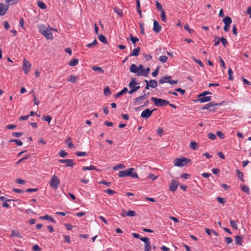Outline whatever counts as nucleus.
I'll return each mask as SVG.
<instances>
[{"instance_id":"nucleus-1","label":"nucleus","mask_w":251,"mask_h":251,"mask_svg":"<svg viewBox=\"0 0 251 251\" xmlns=\"http://www.w3.org/2000/svg\"><path fill=\"white\" fill-rule=\"evenodd\" d=\"M40 32L44 35L47 39H52L53 36L52 33L47 28L45 25H41L39 26Z\"/></svg>"},{"instance_id":"nucleus-2","label":"nucleus","mask_w":251,"mask_h":251,"mask_svg":"<svg viewBox=\"0 0 251 251\" xmlns=\"http://www.w3.org/2000/svg\"><path fill=\"white\" fill-rule=\"evenodd\" d=\"M60 183V180L59 178L55 175H53L49 183L50 187L54 190H56L58 189Z\"/></svg>"},{"instance_id":"nucleus-3","label":"nucleus","mask_w":251,"mask_h":251,"mask_svg":"<svg viewBox=\"0 0 251 251\" xmlns=\"http://www.w3.org/2000/svg\"><path fill=\"white\" fill-rule=\"evenodd\" d=\"M151 100L153 101L156 106L159 107L165 106L169 104V101L168 100H163L160 98L152 97Z\"/></svg>"},{"instance_id":"nucleus-4","label":"nucleus","mask_w":251,"mask_h":251,"mask_svg":"<svg viewBox=\"0 0 251 251\" xmlns=\"http://www.w3.org/2000/svg\"><path fill=\"white\" fill-rule=\"evenodd\" d=\"M189 162H191V160L185 157L176 158L174 160V164L176 166L182 167L187 164Z\"/></svg>"},{"instance_id":"nucleus-5","label":"nucleus","mask_w":251,"mask_h":251,"mask_svg":"<svg viewBox=\"0 0 251 251\" xmlns=\"http://www.w3.org/2000/svg\"><path fill=\"white\" fill-rule=\"evenodd\" d=\"M136 78L132 77L130 82L129 83L128 86L131 90L128 91V93L129 94H132L137 90L140 89V86H135L138 84L137 82L135 81Z\"/></svg>"},{"instance_id":"nucleus-6","label":"nucleus","mask_w":251,"mask_h":251,"mask_svg":"<svg viewBox=\"0 0 251 251\" xmlns=\"http://www.w3.org/2000/svg\"><path fill=\"white\" fill-rule=\"evenodd\" d=\"M223 102L221 103H216L213 101H211L204 105L203 107H202L201 108V109H208L210 111H214L216 110V108L214 107V106L221 105L222 104Z\"/></svg>"},{"instance_id":"nucleus-7","label":"nucleus","mask_w":251,"mask_h":251,"mask_svg":"<svg viewBox=\"0 0 251 251\" xmlns=\"http://www.w3.org/2000/svg\"><path fill=\"white\" fill-rule=\"evenodd\" d=\"M156 110V108L152 110H150L149 108L146 109L141 113V117L145 119H147L150 117L153 112Z\"/></svg>"},{"instance_id":"nucleus-8","label":"nucleus","mask_w":251,"mask_h":251,"mask_svg":"<svg viewBox=\"0 0 251 251\" xmlns=\"http://www.w3.org/2000/svg\"><path fill=\"white\" fill-rule=\"evenodd\" d=\"M31 64L28 61L24 59L23 65V70L25 74H27L31 69Z\"/></svg>"},{"instance_id":"nucleus-9","label":"nucleus","mask_w":251,"mask_h":251,"mask_svg":"<svg viewBox=\"0 0 251 251\" xmlns=\"http://www.w3.org/2000/svg\"><path fill=\"white\" fill-rule=\"evenodd\" d=\"M141 240L145 243V251H151V242L149 238L145 237L141 238Z\"/></svg>"},{"instance_id":"nucleus-10","label":"nucleus","mask_w":251,"mask_h":251,"mask_svg":"<svg viewBox=\"0 0 251 251\" xmlns=\"http://www.w3.org/2000/svg\"><path fill=\"white\" fill-rule=\"evenodd\" d=\"M179 184V183L176 180H172L170 185L169 190L173 192L176 191Z\"/></svg>"},{"instance_id":"nucleus-11","label":"nucleus","mask_w":251,"mask_h":251,"mask_svg":"<svg viewBox=\"0 0 251 251\" xmlns=\"http://www.w3.org/2000/svg\"><path fill=\"white\" fill-rule=\"evenodd\" d=\"M9 6L3 3H0V16H4L8 10Z\"/></svg>"},{"instance_id":"nucleus-12","label":"nucleus","mask_w":251,"mask_h":251,"mask_svg":"<svg viewBox=\"0 0 251 251\" xmlns=\"http://www.w3.org/2000/svg\"><path fill=\"white\" fill-rule=\"evenodd\" d=\"M198 100H195V101H199L201 102H206L211 100V97L210 96H200V95L198 96Z\"/></svg>"},{"instance_id":"nucleus-13","label":"nucleus","mask_w":251,"mask_h":251,"mask_svg":"<svg viewBox=\"0 0 251 251\" xmlns=\"http://www.w3.org/2000/svg\"><path fill=\"white\" fill-rule=\"evenodd\" d=\"M58 162L61 163H65V164H66V167H73L74 165L73 159H59Z\"/></svg>"},{"instance_id":"nucleus-14","label":"nucleus","mask_w":251,"mask_h":251,"mask_svg":"<svg viewBox=\"0 0 251 251\" xmlns=\"http://www.w3.org/2000/svg\"><path fill=\"white\" fill-rule=\"evenodd\" d=\"M127 175L132 178H138V176L136 172H135V169L133 168H130L129 169H127Z\"/></svg>"},{"instance_id":"nucleus-15","label":"nucleus","mask_w":251,"mask_h":251,"mask_svg":"<svg viewBox=\"0 0 251 251\" xmlns=\"http://www.w3.org/2000/svg\"><path fill=\"white\" fill-rule=\"evenodd\" d=\"M161 28H162V27L159 24L158 22L154 20L153 22V30L156 33H158L159 32H160Z\"/></svg>"},{"instance_id":"nucleus-16","label":"nucleus","mask_w":251,"mask_h":251,"mask_svg":"<svg viewBox=\"0 0 251 251\" xmlns=\"http://www.w3.org/2000/svg\"><path fill=\"white\" fill-rule=\"evenodd\" d=\"M130 71L133 73H137L139 72V68L134 64H132L130 67Z\"/></svg>"},{"instance_id":"nucleus-17","label":"nucleus","mask_w":251,"mask_h":251,"mask_svg":"<svg viewBox=\"0 0 251 251\" xmlns=\"http://www.w3.org/2000/svg\"><path fill=\"white\" fill-rule=\"evenodd\" d=\"M172 78L171 76H164L159 80V82L161 84L167 82L169 80Z\"/></svg>"},{"instance_id":"nucleus-18","label":"nucleus","mask_w":251,"mask_h":251,"mask_svg":"<svg viewBox=\"0 0 251 251\" xmlns=\"http://www.w3.org/2000/svg\"><path fill=\"white\" fill-rule=\"evenodd\" d=\"M40 219H42V220H49V221H50V222L54 223H55L56 222L54 220V219L52 217H50V216H49L47 214H46L43 216L40 217Z\"/></svg>"},{"instance_id":"nucleus-19","label":"nucleus","mask_w":251,"mask_h":251,"mask_svg":"<svg viewBox=\"0 0 251 251\" xmlns=\"http://www.w3.org/2000/svg\"><path fill=\"white\" fill-rule=\"evenodd\" d=\"M141 49L140 47H138L136 49H135L132 51V53L129 55V56L131 57L132 56H138L140 52Z\"/></svg>"},{"instance_id":"nucleus-20","label":"nucleus","mask_w":251,"mask_h":251,"mask_svg":"<svg viewBox=\"0 0 251 251\" xmlns=\"http://www.w3.org/2000/svg\"><path fill=\"white\" fill-rule=\"evenodd\" d=\"M237 176L240 179L242 182H244V174L239 170H236Z\"/></svg>"},{"instance_id":"nucleus-21","label":"nucleus","mask_w":251,"mask_h":251,"mask_svg":"<svg viewBox=\"0 0 251 251\" xmlns=\"http://www.w3.org/2000/svg\"><path fill=\"white\" fill-rule=\"evenodd\" d=\"M235 238L236 243L241 246L242 245V242H243V237L242 236L237 235Z\"/></svg>"},{"instance_id":"nucleus-22","label":"nucleus","mask_w":251,"mask_h":251,"mask_svg":"<svg viewBox=\"0 0 251 251\" xmlns=\"http://www.w3.org/2000/svg\"><path fill=\"white\" fill-rule=\"evenodd\" d=\"M223 22L225 25H230L232 23V19L230 17L226 16L223 19Z\"/></svg>"},{"instance_id":"nucleus-23","label":"nucleus","mask_w":251,"mask_h":251,"mask_svg":"<svg viewBox=\"0 0 251 251\" xmlns=\"http://www.w3.org/2000/svg\"><path fill=\"white\" fill-rule=\"evenodd\" d=\"M142 96H139L136 99H134V105H139L142 103V101L144 100Z\"/></svg>"},{"instance_id":"nucleus-24","label":"nucleus","mask_w":251,"mask_h":251,"mask_svg":"<svg viewBox=\"0 0 251 251\" xmlns=\"http://www.w3.org/2000/svg\"><path fill=\"white\" fill-rule=\"evenodd\" d=\"M128 91V89L126 87L124 88L122 91L118 93L116 95H115L114 97L115 98H117L119 97H121L124 93H126Z\"/></svg>"},{"instance_id":"nucleus-25","label":"nucleus","mask_w":251,"mask_h":251,"mask_svg":"<svg viewBox=\"0 0 251 251\" xmlns=\"http://www.w3.org/2000/svg\"><path fill=\"white\" fill-rule=\"evenodd\" d=\"M78 59L76 58H73L69 62V65L70 66H75L78 63Z\"/></svg>"},{"instance_id":"nucleus-26","label":"nucleus","mask_w":251,"mask_h":251,"mask_svg":"<svg viewBox=\"0 0 251 251\" xmlns=\"http://www.w3.org/2000/svg\"><path fill=\"white\" fill-rule=\"evenodd\" d=\"M20 0H5V3L7 4V5H12L15 4L19 2Z\"/></svg>"},{"instance_id":"nucleus-27","label":"nucleus","mask_w":251,"mask_h":251,"mask_svg":"<svg viewBox=\"0 0 251 251\" xmlns=\"http://www.w3.org/2000/svg\"><path fill=\"white\" fill-rule=\"evenodd\" d=\"M66 144L70 148H73L74 147V145L73 144L72 139L71 138V137H68V139L66 140Z\"/></svg>"},{"instance_id":"nucleus-28","label":"nucleus","mask_w":251,"mask_h":251,"mask_svg":"<svg viewBox=\"0 0 251 251\" xmlns=\"http://www.w3.org/2000/svg\"><path fill=\"white\" fill-rule=\"evenodd\" d=\"M98 39L100 41H101L103 43L105 44H108L107 39L105 38V37L104 35H103L102 34H100L98 36Z\"/></svg>"},{"instance_id":"nucleus-29","label":"nucleus","mask_w":251,"mask_h":251,"mask_svg":"<svg viewBox=\"0 0 251 251\" xmlns=\"http://www.w3.org/2000/svg\"><path fill=\"white\" fill-rule=\"evenodd\" d=\"M82 169L84 171L93 170H99V169H97L95 166H93V165H91L90 166H89V167H86V166L83 167Z\"/></svg>"},{"instance_id":"nucleus-30","label":"nucleus","mask_w":251,"mask_h":251,"mask_svg":"<svg viewBox=\"0 0 251 251\" xmlns=\"http://www.w3.org/2000/svg\"><path fill=\"white\" fill-rule=\"evenodd\" d=\"M16 236L20 238H22L21 233L19 231H15L14 230H12L11 236L12 237H14Z\"/></svg>"},{"instance_id":"nucleus-31","label":"nucleus","mask_w":251,"mask_h":251,"mask_svg":"<svg viewBox=\"0 0 251 251\" xmlns=\"http://www.w3.org/2000/svg\"><path fill=\"white\" fill-rule=\"evenodd\" d=\"M190 147L194 150H196L198 148V144L196 142L192 141L190 144Z\"/></svg>"},{"instance_id":"nucleus-32","label":"nucleus","mask_w":251,"mask_h":251,"mask_svg":"<svg viewBox=\"0 0 251 251\" xmlns=\"http://www.w3.org/2000/svg\"><path fill=\"white\" fill-rule=\"evenodd\" d=\"M37 4L38 6L42 9H46L47 8L46 5L41 1H37Z\"/></svg>"},{"instance_id":"nucleus-33","label":"nucleus","mask_w":251,"mask_h":251,"mask_svg":"<svg viewBox=\"0 0 251 251\" xmlns=\"http://www.w3.org/2000/svg\"><path fill=\"white\" fill-rule=\"evenodd\" d=\"M237 223V221L232 220H230V224L231 226L235 229H238Z\"/></svg>"},{"instance_id":"nucleus-34","label":"nucleus","mask_w":251,"mask_h":251,"mask_svg":"<svg viewBox=\"0 0 251 251\" xmlns=\"http://www.w3.org/2000/svg\"><path fill=\"white\" fill-rule=\"evenodd\" d=\"M9 142H14L15 144L19 146H21L23 145V142H22L21 140L14 139H11L9 141Z\"/></svg>"},{"instance_id":"nucleus-35","label":"nucleus","mask_w":251,"mask_h":251,"mask_svg":"<svg viewBox=\"0 0 251 251\" xmlns=\"http://www.w3.org/2000/svg\"><path fill=\"white\" fill-rule=\"evenodd\" d=\"M114 11L115 13H116V14L118 15H119L121 17L123 15V12L122 10L118 7H115L114 8Z\"/></svg>"},{"instance_id":"nucleus-36","label":"nucleus","mask_w":251,"mask_h":251,"mask_svg":"<svg viewBox=\"0 0 251 251\" xmlns=\"http://www.w3.org/2000/svg\"><path fill=\"white\" fill-rule=\"evenodd\" d=\"M150 86L152 88H154L156 87L157 85V82L155 80L152 79L150 80Z\"/></svg>"},{"instance_id":"nucleus-37","label":"nucleus","mask_w":251,"mask_h":251,"mask_svg":"<svg viewBox=\"0 0 251 251\" xmlns=\"http://www.w3.org/2000/svg\"><path fill=\"white\" fill-rule=\"evenodd\" d=\"M119 176L120 177L128 176L127 170L120 171L119 173Z\"/></svg>"},{"instance_id":"nucleus-38","label":"nucleus","mask_w":251,"mask_h":251,"mask_svg":"<svg viewBox=\"0 0 251 251\" xmlns=\"http://www.w3.org/2000/svg\"><path fill=\"white\" fill-rule=\"evenodd\" d=\"M241 190L245 193H247L248 194H250L249 187L246 185H243L241 186Z\"/></svg>"},{"instance_id":"nucleus-39","label":"nucleus","mask_w":251,"mask_h":251,"mask_svg":"<svg viewBox=\"0 0 251 251\" xmlns=\"http://www.w3.org/2000/svg\"><path fill=\"white\" fill-rule=\"evenodd\" d=\"M98 42L97 40L95 39V40L91 43H89L86 45V47L89 48H93L97 45Z\"/></svg>"},{"instance_id":"nucleus-40","label":"nucleus","mask_w":251,"mask_h":251,"mask_svg":"<svg viewBox=\"0 0 251 251\" xmlns=\"http://www.w3.org/2000/svg\"><path fill=\"white\" fill-rule=\"evenodd\" d=\"M103 93L105 96H109L111 95V92L108 87L104 88Z\"/></svg>"},{"instance_id":"nucleus-41","label":"nucleus","mask_w":251,"mask_h":251,"mask_svg":"<svg viewBox=\"0 0 251 251\" xmlns=\"http://www.w3.org/2000/svg\"><path fill=\"white\" fill-rule=\"evenodd\" d=\"M130 40L133 44L139 41V39L137 37H134L132 34L130 35Z\"/></svg>"},{"instance_id":"nucleus-42","label":"nucleus","mask_w":251,"mask_h":251,"mask_svg":"<svg viewBox=\"0 0 251 251\" xmlns=\"http://www.w3.org/2000/svg\"><path fill=\"white\" fill-rule=\"evenodd\" d=\"M92 68L93 70H94L95 72H99L102 74L104 73V71L102 69L101 67L93 66L92 67Z\"/></svg>"},{"instance_id":"nucleus-43","label":"nucleus","mask_w":251,"mask_h":251,"mask_svg":"<svg viewBox=\"0 0 251 251\" xmlns=\"http://www.w3.org/2000/svg\"><path fill=\"white\" fill-rule=\"evenodd\" d=\"M125 168V165L122 164H119L116 166L113 167V169L114 170H117L119 169H124Z\"/></svg>"},{"instance_id":"nucleus-44","label":"nucleus","mask_w":251,"mask_h":251,"mask_svg":"<svg viewBox=\"0 0 251 251\" xmlns=\"http://www.w3.org/2000/svg\"><path fill=\"white\" fill-rule=\"evenodd\" d=\"M76 78H77V77H76L74 75H72L70 76L69 78L67 79V81L74 83V82H75Z\"/></svg>"},{"instance_id":"nucleus-45","label":"nucleus","mask_w":251,"mask_h":251,"mask_svg":"<svg viewBox=\"0 0 251 251\" xmlns=\"http://www.w3.org/2000/svg\"><path fill=\"white\" fill-rule=\"evenodd\" d=\"M228 76H229L228 80H232L233 79V76H232L233 72H232V69L230 68H229V69L228 70Z\"/></svg>"},{"instance_id":"nucleus-46","label":"nucleus","mask_w":251,"mask_h":251,"mask_svg":"<svg viewBox=\"0 0 251 251\" xmlns=\"http://www.w3.org/2000/svg\"><path fill=\"white\" fill-rule=\"evenodd\" d=\"M184 28L189 33H193L194 30L189 28V26L188 24H186L184 26Z\"/></svg>"},{"instance_id":"nucleus-47","label":"nucleus","mask_w":251,"mask_h":251,"mask_svg":"<svg viewBox=\"0 0 251 251\" xmlns=\"http://www.w3.org/2000/svg\"><path fill=\"white\" fill-rule=\"evenodd\" d=\"M136 215V213L134 211H132V210H128L126 213V216H129V217H133V216H135Z\"/></svg>"},{"instance_id":"nucleus-48","label":"nucleus","mask_w":251,"mask_h":251,"mask_svg":"<svg viewBox=\"0 0 251 251\" xmlns=\"http://www.w3.org/2000/svg\"><path fill=\"white\" fill-rule=\"evenodd\" d=\"M168 57L165 55H162L159 57V60L162 63H165L167 61Z\"/></svg>"},{"instance_id":"nucleus-49","label":"nucleus","mask_w":251,"mask_h":251,"mask_svg":"<svg viewBox=\"0 0 251 251\" xmlns=\"http://www.w3.org/2000/svg\"><path fill=\"white\" fill-rule=\"evenodd\" d=\"M192 59L195 63H198L201 67H204V64L201 61L195 58V57H193Z\"/></svg>"},{"instance_id":"nucleus-50","label":"nucleus","mask_w":251,"mask_h":251,"mask_svg":"<svg viewBox=\"0 0 251 251\" xmlns=\"http://www.w3.org/2000/svg\"><path fill=\"white\" fill-rule=\"evenodd\" d=\"M64 237V241L65 242L67 243L68 244H70L71 242V238L69 236L64 235H63Z\"/></svg>"},{"instance_id":"nucleus-51","label":"nucleus","mask_w":251,"mask_h":251,"mask_svg":"<svg viewBox=\"0 0 251 251\" xmlns=\"http://www.w3.org/2000/svg\"><path fill=\"white\" fill-rule=\"evenodd\" d=\"M138 68H139V72L138 75L141 76L143 75V73L144 72V67L142 65H140Z\"/></svg>"},{"instance_id":"nucleus-52","label":"nucleus","mask_w":251,"mask_h":251,"mask_svg":"<svg viewBox=\"0 0 251 251\" xmlns=\"http://www.w3.org/2000/svg\"><path fill=\"white\" fill-rule=\"evenodd\" d=\"M51 117L50 116H44L42 118V120L47 121L49 124L51 120Z\"/></svg>"},{"instance_id":"nucleus-53","label":"nucleus","mask_w":251,"mask_h":251,"mask_svg":"<svg viewBox=\"0 0 251 251\" xmlns=\"http://www.w3.org/2000/svg\"><path fill=\"white\" fill-rule=\"evenodd\" d=\"M220 41H221L222 44L224 47H226L228 44L227 40L224 37L220 38Z\"/></svg>"},{"instance_id":"nucleus-54","label":"nucleus","mask_w":251,"mask_h":251,"mask_svg":"<svg viewBox=\"0 0 251 251\" xmlns=\"http://www.w3.org/2000/svg\"><path fill=\"white\" fill-rule=\"evenodd\" d=\"M161 20L163 22H166V16L165 14V13L164 10H162V11H161Z\"/></svg>"},{"instance_id":"nucleus-55","label":"nucleus","mask_w":251,"mask_h":251,"mask_svg":"<svg viewBox=\"0 0 251 251\" xmlns=\"http://www.w3.org/2000/svg\"><path fill=\"white\" fill-rule=\"evenodd\" d=\"M104 192L110 195H113L116 193V192L111 189H106L104 190Z\"/></svg>"},{"instance_id":"nucleus-56","label":"nucleus","mask_w":251,"mask_h":251,"mask_svg":"<svg viewBox=\"0 0 251 251\" xmlns=\"http://www.w3.org/2000/svg\"><path fill=\"white\" fill-rule=\"evenodd\" d=\"M213 41L215 42V44H214V46H218L220 44V38L218 37L217 36H215Z\"/></svg>"},{"instance_id":"nucleus-57","label":"nucleus","mask_w":251,"mask_h":251,"mask_svg":"<svg viewBox=\"0 0 251 251\" xmlns=\"http://www.w3.org/2000/svg\"><path fill=\"white\" fill-rule=\"evenodd\" d=\"M156 6L158 11L161 12L162 11V10H164L161 4L157 1H156Z\"/></svg>"},{"instance_id":"nucleus-58","label":"nucleus","mask_w":251,"mask_h":251,"mask_svg":"<svg viewBox=\"0 0 251 251\" xmlns=\"http://www.w3.org/2000/svg\"><path fill=\"white\" fill-rule=\"evenodd\" d=\"M59 154L62 157H65L68 155V153L63 150H61Z\"/></svg>"},{"instance_id":"nucleus-59","label":"nucleus","mask_w":251,"mask_h":251,"mask_svg":"<svg viewBox=\"0 0 251 251\" xmlns=\"http://www.w3.org/2000/svg\"><path fill=\"white\" fill-rule=\"evenodd\" d=\"M150 68L149 67L147 68L145 70L144 69V72L143 73V75H143V76H144L145 77H147L148 76V75L150 73Z\"/></svg>"},{"instance_id":"nucleus-60","label":"nucleus","mask_w":251,"mask_h":251,"mask_svg":"<svg viewBox=\"0 0 251 251\" xmlns=\"http://www.w3.org/2000/svg\"><path fill=\"white\" fill-rule=\"evenodd\" d=\"M24 23H25V22H24V19L23 18H20V21H19L20 25L23 29H25V27L24 26Z\"/></svg>"},{"instance_id":"nucleus-61","label":"nucleus","mask_w":251,"mask_h":251,"mask_svg":"<svg viewBox=\"0 0 251 251\" xmlns=\"http://www.w3.org/2000/svg\"><path fill=\"white\" fill-rule=\"evenodd\" d=\"M208 138L211 140H215L216 139V136L213 133H209L208 134Z\"/></svg>"},{"instance_id":"nucleus-62","label":"nucleus","mask_w":251,"mask_h":251,"mask_svg":"<svg viewBox=\"0 0 251 251\" xmlns=\"http://www.w3.org/2000/svg\"><path fill=\"white\" fill-rule=\"evenodd\" d=\"M157 176H155L154 174H149L148 176L149 178H150L152 180H155L157 178Z\"/></svg>"},{"instance_id":"nucleus-63","label":"nucleus","mask_w":251,"mask_h":251,"mask_svg":"<svg viewBox=\"0 0 251 251\" xmlns=\"http://www.w3.org/2000/svg\"><path fill=\"white\" fill-rule=\"evenodd\" d=\"M216 135L220 138L224 139L225 138V135L223 133L220 131H218L217 132Z\"/></svg>"},{"instance_id":"nucleus-64","label":"nucleus","mask_w":251,"mask_h":251,"mask_svg":"<svg viewBox=\"0 0 251 251\" xmlns=\"http://www.w3.org/2000/svg\"><path fill=\"white\" fill-rule=\"evenodd\" d=\"M163 131V129L161 127H158L157 129V133L160 137L162 136Z\"/></svg>"}]
</instances>
